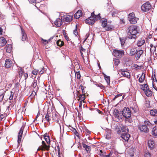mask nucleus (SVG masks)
Segmentation results:
<instances>
[{
    "label": "nucleus",
    "mask_w": 157,
    "mask_h": 157,
    "mask_svg": "<svg viewBox=\"0 0 157 157\" xmlns=\"http://www.w3.org/2000/svg\"><path fill=\"white\" fill-rule=\"evenodd\" d=\"M86 50L83 48L82 46H81L80 48V52H84Z\"/></svg>",
    "instance_id": "58"
},
{
    "label": "nucleus",
    "mask_w": 157,
    "mask_h": 157,
    "mask_svg": "<svg viewBox=\"0 0 157 157\" xmlns=\"http://www.w3.org/2000/svg\"><path fill=\"white\" fill-rule=\"evenodd\" d=\"M130 17L131 18H134L135 17V14L133 13H130L128 15V19L129 20V17Z\"/></svg>",
    "instance_id": "40"
},
{
    "label": "nucleus",
    "mask_w": 157,
    "mask_h": 157,
    "mask_svg": "<svg viewBox=\"0 0 157 157\" xmlns=\"http://www.w3.org/2000/svg\"><path fill=\"white\" fill-rule=\"evenodd\" d=\"M82 146L85 149V150H86L87 152H90L91 149L90 147L83 143L82 144Z\"/></svg>",
    "instance_id": "26"
},
{
    "label": "nucleus",
    "mask_w": 157,
    "mask_h": 157,
    "mask_svg": "<svg viewBox=\"0 0 157 157\" xmlns=\"http://www.w3.org/2000/svg\"><path fill=\"white\" fill-rule=\"evenodd\" d=\"M89 34L88 33L86 35V39H85V40H84V42L87 39V38L89 37Z\"/></svg>",
    "instance_id": "64"
},
{
    "label": "nucleus",
    "mask_w": 157,
    "mask_h": 157,
    "mask_svg": "<svg viewBox=\"0 0 157 157\" xmlns=\"http://www.w3.org/2000/svg\"><path fill=\"white\" fill-rule=\"evenodd\" d=\"M122 95L121 94H118L114 98L113 100H115V99L118 98V97H119V96H121Z\"/></svg>",
    "instance_id": "54"
},
{
    "label": "nucleus",
    "mask_w": 157,
    "mask_h": 157,
    "mask_svg": "<svg viewBox=\"0 0 157 157\" xmlns=\"http://www.w3.org/2000/svg\"><path fill=\"white\" fill-rule=\"evenodd\" d=\"M74 33L75 36H76L77 35L78 33L77 30H75L74 31Z\"/></svg>",
    "instance_id": "62"
},
{
    "label": "nucleus",
    "mask_w": 157,
    "mask_h": 157,
    "mask_svg": "<svg viewBox=\"0 0 157 157\" xmlns=\"http://www.w3.org/2000/svg\"><path fill=\"white\" fill-rule=\"evenodd\" d=\"M96 85L99 87H100L101 89H104L105 88V87L101 84H95Z\"/></svg>",
    "instance_id": "45"
},
{
    "label": "nucleus",
    "mask_w": 157,
    "mask_h": 157,
    "mask_svg": "<svg viewBox=\"0 0 157 157\" xmlns=\"http://www.w3.org/2000/svg\"><path fill=\"white\" fill-rule=\"evenodd\" d=\"M132 110L128 108L124 107L122 112L124 117L126 119L129 118L131 116Z\"/></svg>",
    "instance_id": "4"
},
{
    "label": "nucleus",
    "mask_w": 157,
    "mask_h": 157,
    "mask_svg": "<svg viewBox=\"0 0 157 157\" xmlns=\"http://www.w3.org/2000/svg\"><path fill=\"white\" fill-rule=\"evenodd\" d=\"M136 50L135 48H132L130 49L129 55L130 56H133L136 54Z\"/></svg>",
    "instance_id": "34"
},
{
    "label": "nucleus",
    "mask_w": 157,
    "mask_h": 157,
    "mask_svg": "<svg viewBox=\"0 0 157 157\" xmlns=\"http://www.w3.org/2000/svg\"><path fill=\"white\" fill-rule=\"evenodd\" d=\"M82 104V101H80L79 102V107H81Z\"/></svg>",
    "instance_id": "61"
},
{
    "label": "nucleus",
    "mask_w": 157,
    "mask_h": 157,
    "mask_svg": "<svg viewBox=\"0 0 157 157\" xmlns=\"http://www.w3.org/2000/svg\"><path fill=\"white\" fill-rule=\"evenodd\" d=\"M151 8V5L148 2L143 4L141 7V9L144 12H147L149 11Z\"/></svg>",
    "instance_id": "7"
},
{
    "label": "nucleus",
    "mask_w": 157,
    "mask_h": 157,
    "mask_svg": "<svg viewBox=\"0 0 157 157\" xmlns=\"http://www.w3.org/2000/svg\"><path fill=\"white\" fill-rule=\"evenodd\" d=\"M148 144L149 147L152 149L155 145L154 142L151 140H150L148 141Z\"/></svg>",
    "instance_id": "22"
},
{
    "label": "nucleus",
    "mask_w": 157,
    "mask_h": 157,
    "mask_svg": "<svg viewBox=\"0 0 157 157\" xmlns=\"http://www.w3.org/2000/svg\"><path fill=\"white\" fill-rule=\"evenodd\" d=\"M44 138L48 144H50V139L49 136H46V135H44L43 136Z\"/></svg>",
    "instance_id": "30"
},
{
    "label": "nucleus",
    "mask_w": 157,
    "mask_h": 157,
    "mask_svg": "<svg viewBox=\"0 0 157 157\" xmlns=\"http://www.w3.org/2000/svg\"><path fill=\"white\" fill-rule=\"evenodd\" d=\"M121 74L127 78H129L130 74L128 71H125L124 70H122L121 71Z\"/></svg>",
    "instance_id": "16"
},
{
    "label": "nucleus",
    "mask_w": 157,
    "mask_h": 157,
    "mask_svg": "<svg viewBox=\"0 0 157 157\" xmlns=\"http://www.w3.org/2000/svg\"><path fill=\"white\" fill-rule=\"evenodd\" d=\"M4 118V116L3 115H1L0 116V121H2Z\"/></svg>",
    "instance_id": "59"
},
{
    "label": "nucleus",
    "mask_w": 157,
    "mask_h": 157,
    "mask_svg": "<svg viewBox=\"0 0 157 157\" xmlns=\"http://www.w3.org/2000/svg\"><path fill=\"white\" fill-rule=\"evenodd\" d=\"M113 63L116 66H117L120 63L119 60L117 59H114L113 60Z\"/></svg>",
    "instance_id": "39"
},
{
    "label": "nucleus",
    "mask_w": 157,
    "mask_h": 157,
    "mask_svg": "<svg viewBox=\"0 0 157 157\" xmlns=\"http://www.w3.org/2000/svg\"><path fill=\"white\" fill-rule=\"evenodd\" d=\"M21 27V34H22V39L21 40L23 41H26L27 39V37L26 33H25L24 30Z\"/></svg>",
    "instance_id": "12"
},
{
    "label": "nucleus",
    "mask_w": 157,
    "mask_h": 157,
    "mask_svg": "<svg viewBox=\"0 0 157 157\" xmlns=\"http://www.w3.org/2000/svg\"><path fill=\"white\" fill-rule=\"evenodd\" d=\"M25 128V125H23L20 128V131L19 132L18 136V138L17 140V142L18 144L20 143L21 140V139L22 138V136L23 130Z\"/></svg>",
    "instance_id": "9"
},
{
    "label": "nucleus",
    "mask_w": 157,
    "mask_h": 157,
    "mask_svg": "<svg viewBox=\"0 0 157 157\" xmlns=\"http://www.w3.org/2000/svg\"><path fill=\"white\" fill-rule=\"evenodd\" d=\"M80 86L81 87V89L82 90V94H85V93L83 91L84 87L83 86L82 84H81L80 85Z\"/></svg>",
    "instance_id": "53"
},
{
    "label": "nucleus",
    "mask_w": 157,
    "mask_h": 157,
    "mask_svg": "<svg viewBox=\"0 0 157 157\" xmlns=\"http://www.w3.org/2000/svg\"><path fill=\"white\" fill-rule=\"evenodd\" d=\"M145 78V75L144 73H143L141 76L139 78V81L140 83L143 82Z\"/></svg>",
    "instance_id": "27"
},
{
    "label": "nucleus",
    "mask_w": 157,
    "mask_h": 157,
    "mask_svg": "<svg viewBox=\"0 0 157 157\" xmlns=\"http://www.w3.org/2000/svg\"><path fill=\"white\" fill-rule=\"evenodd\" d=\"M37 82L35 80H34L31 86L34 88H36L37 86Z\"/></svg>",
    "instance_id": "44"
},
{
    "label": "nucleus",
    "mask_w": 157,
    "mask_h": 157,
    "mask_svg": "<svg viewBox=\"0 0 157 157\" xmlns=\"http://www.w3.org/2000/svg\"><path fill=\"white\" fill-rule=\"evenodd\" d=\"M57 45L59 46H61L64 44V42L60 40H58L56 42Z\"/></svg>",
    "instance_id": "37"
},
{
    "label": "nucleus",
    "mask_w": 157,
    "mask_h": 157,
    "mask_svg": "<svg viewBox=\"0 0 157 157\" xmlns=\"http://www.w3.org/2000/svg\"><path fill=\"white\" fill-rule=\"evenodd\" d=\"M24 75L25 79H26L28 77V74L26 73H24Z\"/></svg>",
    "instance_id": "56"
},
{
    "label": "nucleus",
    "mask_w": 157,
    "mask_h": 157,
    "mask_svg": "<svg viewBox=\"0 0 157 157\" xmlns=\"http://www.w3.org/2000/svg\"><path fill=\"white\" fill-rule=\"evenodd\" d=\"M117 112L114 113V115L116 118L118 119L119 120L122 119L124 117L122 113H119L118 110H117Z\"/></svg>",
    "instance_id": "13"
},
{
    "label": "nucleus",
    "mask_w": 157,
    "mask_h": 157,
    "mask_svg": "<svg viewBox=\"0 0 157 157\" xmlns=\"http://www.w3.org/2000/svg\"><path fill=\"white\" fill-rule=\"evenodd\" d=\"M75 76L77 77L78 79H80L81 77V75L79 72H77L76 74H75Z\"/></svg>",
    "instance_id": "48"
},
{
    "label": "nucleus",
    "mask_w": 157,
    "mask_h": 157,
    "mask_svg": "<svg viewBox=\"0 0 157 157\" xmlns=\"http://www.w3.org/2000/svg\"><path fill=\"white\" fill-rule=\"evenodd\" d=\"M150 113L151 115L155 116L157 114V111L156 109H152L150 111Z\"/></svg>",
    "instance_id": "36"
},
{
    "label": "nucleus",
    "mask_w": 157,
    "mask_h": 157,
    "mask_svg": "<svg viewBox=\"0 0 157 157\" xmlns=\"http://www.w3.org/2000/svg\"><path fill=\"white\" fill-rule=\"evenodd\" d=\"M138 19L137 18L135 17L133 18H131L129 17V20H128L130 23L132 24H135L137 22V21L138 20Z\"/></svg>",
    "instance_id": "25"
},
{
    "label": "nucleus",
    "mask_w": 157,
    "mask_h": 157,
    "mask_svg": "<svg viewBox=\"0 0 157 157\" xmlns=\"http://www.w3.org/2000/svg\"><path fill=\"white\" fill-rule=\"evenodd\" d=\"M121 137L125 141H128L130 137V135L128 132H125L121 134Z\"/></svg>",
    "instance_id": "11"
},
{
    "label": "nucleus",
    "mask_w": 157,
    "mask_h": 157,
    "mask_svg": "<svg viewBox=\"0 0 157 157\" xmlns=\"http://www.w3.org/2000/svg\"><path fill=\"white\" fill-rule=\"evenodd\" d=\"M118 128L121 132H128V129L127 127L122 124H119L118 126H117Z\"/></svg>",
    "instance_id": "10"
},
{
    "label": "nucleus",
    "mask_w": 157,
    "mask_h": 157,
    "mask_svg": "<svg viewBox=\"0 0 157 157\" xmlns=\"http://www.w3.org/2000/svg\"><path fill=\"white\" fill-rule=\"evenodd\" d=\"M19 78H21L23 75L24 74V71L21 67H20L19 69Z\"/></svg>",
    "instance_id": "29"
},
{
    "label": "nucleus",
    "mask_w": 157,
    "mask_h": 157,
    "mask_svg": "<svg viewBox=\"0 0 157 157\" xmlns=\"http://www.w3.org/2000/svg\"><path fill=\"white\" fill-rule=\"evenodd\" d=\"M124 52L123 51L114 50L112 53V54L116 57L120 58L122 56V55H124Z\"/></svg>",
    "instance_id": "6"
},
{
    "label": "nucleus",
    "mask_w": 157,
    "mask_h": 157,
    "mask_svg": "<svg viewBox=\"0 0 157 157\" xmlns=\"http://www.w3.org/2000/svg\"><path fill=\"white\" fill-rule=\"evenodd\" d=\"M120 40L121 41V46L123 45L124 44L125 41V40L124 39H122L121 38H120Z\"/></svg>",
    "instance_id": "46"
},
{
    "label": "nucleus",
    "mask_w": 157,
    "mask_h": 157,
    "mask_svg": "<svg viewBox=\"0 0 157 157\" xmlns=\"http://www.w3.org/2000/svg\"><path fill=\"white\" fill-rule=\"evenodd\" d=\"M59 116L56 115L55 113H54L52 115V119H53L56 121L57 123L59 124V126L60 127L61 125H60V122L61 123L60 121H59Z\"/></svg>",
    "instance_id": "15"
},
{
    "label": "nucleus",
    "mask_w": 157,
    "mask_h": 157,
    "mask_svg": "<svg viewBox=\"0 0 157 157\" xmlns=\"http://www.w3.org/2000/svg\"><path fill=\"white\" fill-rule=\"evenodd\" d=\"M144 124H140L139 125L138 128L141 132H147L149 131V128L152 127L151 124L148 121H145Z\"/></svg>",
    "instance_id": "3"
},
{
    "label": "nucleus",
    "mask_w": 157,
    "mask_h": 157,
    "mask_svg": "<svg viewBox=\"0 0 157 157\" xmlns=\"http://www.w3.org/2000/svg\"><path fill=\"white\" fill-rule=\"evenodd\" d=\"M82 15V11L81 10H78L75 14V17L76 19L79 18Z\"/></svg>",
    "instance_id": "20"
},
{
    "label": "nucleus",
    "mask_w": 157,
    "mask_h": 157,
    "mask_svg": "<svg viewBox=\"0 0 157 157\" xmlns=\"http://www.w3.org/2000/svg\"><path fill=\"white\" fill-rule=\"evenodd\" d=\"M143 51L142 50H140L136 52V58L137 59H138L140 57L141 55L143 53Z\"/></svg>",
    "instance_id": "19"
},
{
    "label": "nucleus",
    "mask_w": 157,
    "mask_h": 157,
    "mask_svg": "<svg viewBox=\"0 0 157 157\" xmlns=\"http://www.w3.org/2000/svg\"><path fill=\"white\" fill-rule=\"evenodd\" d=\"M13 95L14 93L12 91H10V96L9 98V99L10 100H11L13 99Z\"/></svg>",
    "instance_id": "43"
},
{
    "label": "nucleus",
    "mask_w": 157,
    "mask_h": 157,
    "mask_svg": "<svg viewBox=\"0 0 157 157\" xmlns=\"http://www.w3.org/2000/svg\"><path fill=\"white\" fill-rule=\"evenodd\" d=\"M107 21L105 19L104 20H103L102 22V25L103 28H105L106 26H107Z\"/></svg>",
    "instance_id": "38"
},
{
    "label": "nucleus",
    "mask_w": 157,
    "mask_h": 157,
    "mask_svg": "<svg viewBox=\"0 0 157 157\" xmlns=\"http://www.w3.org/2000/svg\"><path fill=\"white\" fill-rule=\"evenodd\" d=\"M78 97L81 99V101H83L84 102V101L85 100V95L80 94H78Z\"/></svg>",
    "instance_id": "35"
},
{
    "label": "nucleus",
    "mask_w": 157,
    "mask_h": 157,
    "mask_svg": "<svg viewBox=\"0 0 157 157\" xmlns=\"http://www.w3.org/2000/svg\"><path fill=\"white\" fill-rule=\"evenodd\" d=\"M44 72V70L43 69L39 72L40 74H42Z\"/></svg>",
    "instance_id": "63"
},
{
    "label": "nucleus",
    "mask_w": 157,
    "mask_h": 157,
    "mask_svg": "<svg viewBox=\"0 0 157 157\" xmlns=\"http://www.w3.org/2000/svg\"><path fill=\"white\" fill-rule=\"evenodd\" d=\"M145 157H151L150 153L148 152H146L145 154Z\"/></svg>",
    "instance_id": "51"
},
{
    "label": "nucleus",
    "mask_w": 157,
    "mask_h": 157,
    "mask_svg": "<svg viewBox=\"0 0 157 157\" xmlns=\"http://www.w3.org/2000/svg\"><path fill=\"white\" fill-rule=\"evenodd\" d=\"M73 16L72 15H67L65 16L64 18L66 21L70 22L72 20Z\"/></svg>",
    "instance_id": "23"
},
{
    "label": "nucleus",
    "mask_w": 157,
    "mask_h": 157,
    "mask_svg": "<svg viewBox=\"0 0 157 157\" xmlns=\"http://www.w3.org/2000/svg\"><path fill=\"white\" fill-rule=\"evenodd\" d=\"M145 43V40L144 39H141L138 40L137 45L138 47L142 46Z\"/></svg>",
    "instance_id": "21"
},
{
    "label": "nucleus",
    "mask_w": 157,
    "mask_h": 157,
    "mask_svg": "<svg viewBox=\"0 0 157 157\" xmlns=\"http://www.w3.org/2000/svg\"><path fill=\"white\" fill-rule=\"evenodd\" d=\"M155 46L154 47H152L151 48H150V51L151 53H154L155 51Z\"/></svg>",
    "instance_id": "47"
},
{
    "label": "nucleus",
    "mask_w": 157,
    "mask_h": 157,
    "mask_svg": "<svg viewBox=\"0 0 157 157\" xmlns=\"http://www.w3.org/2000/svg\"><path fill=\"white\" fill-rule=\"evenodd\" d=\"M152 134L154 136H157V126H155L153 128Z\"/></svg>",
    "instance_id": "24"
},
{
    "label": "nucleus",
    "mask_w": 157,
    "mask_h": 157,
    "mask_svg": "<svg viewBox=\"0 0 157 157\" xmlns=\"http://www.w3.org/2000/svg\"><path fill=\"white\" fill-rule=\"evenodd\" d=\"M100 15V14H98V15H95L94 14V12L91 13V16L86 20V23L91 25L94 24L95 21L101 19V17Z\"/></svg>",
    "instance_id": "2"
},
{
    "label": "nucleus",
    "mask_w": 157,
    "mask_h": 157,
    "mask_svg": "<svg viewBox=\"0 0 157 157\" xmlns=\"http://www.w3.org/2000/svg\"><path fill=\"white\" fill-rule=\"evenodd\" d=\"M12 47L10 44H7L6 47V52L8 53H10L12 50Z\"/></svg>",
    "instance_id": "28"
},
{
    "label": "nucleus",
    "mask_w": 157,
    "mask_h": 157,
    "mask_svg": "<svg viewBox=\"0 0 157 157\" xmlns=\"http://www.w3.org/2000/svg\"><path fill=\"white\" fill-rule=\"evenodd\" d=\"M131 108L134 113H136L138 111V108L136 106H135L134 107Z\"/></svg>",
    "instance_id": "42"
},
{
    "label": "nucleus",
    "mask_w": 157,
    "mask_h": 157,
    "mask_svg": "<svg viewBox=\"0 0 157 157\" xmlns=\"http://www.w3.org/2000/svg\"><path fill=\"white\" fill-rule=\"evenodd\" d=\"M140 87L141 89L143 90L144 92L147 90V89L148 88V85L147 84H144V85H141Z\"/></svg>",
    "instance_id": "31"
},
{
    "label": "nucleus",
    "mask_w": 157,
    "mask_h": 157,
    "mask_svg": "<svg viewBox=\"0 0 157 157\" xmlns=\"http://www.w3.org/2000/svg\"><path fill=\"white\" fill-rule=\"evenodd\" d=\"M41 40L42 41L43 43L45 44H46L48 43V40H44L43 38H41Z\"/></svg>",
    "instance_id": "50"
},
{
    "label": "nucleus",
    "mask_w": 157,
    "mask_h": 157,
    "mask_svg": "<svg viewBox=\"0 0 157 157\" xmlns=\"http://www.w3.org/2000/svg\"><path fill=\"white\" fill-rule=\"evenodd\" d=\"M6 43L7 41L4 37H0V46L2 47L4 46L6 44Z\"/></svg>",
    "instance_id": "17"
},
{
    "label": "nucleus",
    "mask_w": 157,
    "mask_h": 157,
    "mask_svg": "<svg viewBox=\"0 0 157 157\" xmlns=\"http://www.w3.org/2000/svg\"><path fill=\"white\" fill-rule=\"evenodd\" d=\"M104 77L105 78V79L106 81L107 84H109L110 83V79L109 77L106 75Z\"/></svg>",
    "instance_id": "41"
},
{
    "label": "nucleus",
    "mask_w": 157,
    "mask_h": 157,
    "mask_svg": "<svg viewBox=\"0 0 157 157\" xmlns=\"http://www.w3.org/2000/svg\"><path fill=\"white\" fill-rule=\"evenodd\" d=\"M61 20L60 18H57L54 22V24L57 27H60L62 24Z\"/></svg>",
    "instance_id": "18"
},
{
    "label": "nucleus",
    "mask_w": 157,
    "mask_h": 157,
    "mask_svg": "<svg viewBox=\"0 0 157 157\" xmlns=\"http://www.w3.org/2000/svg\"><path fill=\"white\" fill-rule=\"evenodd\" d=\"M146 95L148 97L151 96L152 94V91L148 89V88L144 91Z\"/></svg>",
    "instance_id": "32"
},
{
    "label": "nucleus",
    "mask_w": 157,
    "mask_h": 157,
    "mask_svg": "<svg viewBox=\"0 0 157 157\" xmlns=\"http://www.w3.org/2000/svg\"><path fill=\"white\" fill-rule=\"evenodd\" d=\"M33 74L34 75H36L37 74V71L36 70H34L33 71Z\"/></svg>",
    "instance_id": "57"
},
{
    "label": "nucleus",
    "mask_w": 157,
    "mask_h": 157,
    "mask_svg": "<svg viewBox=\"0 0 157 157\" xmlns=\"http://www.w3.org/2000/svg\"><path fill=\"white\" fill-rule=\"evenodd\" d=\"M36 94V92H35V91H33L32 92V93L31 94L30 96H31L32 97H33L35 96Z\"/></svg>",
    "instance_id": "52"
},
{
    "label": "nucleus",
    "mask_w": 157,
    "mask_h": 157,
    "mask_svg": "<svg viewBox=\"0 0 157 157\" xmlns=\"http://www.w3.org/2000/svg\"><path fill=\"white\" fill-rule=\"evenodd\" d=\"M14 63V61L12 60L9 59H7L5 61V66L7 68H10L13 66Z\"/></svg>",
    "instance_id": "8"
},
{
    "label": "nucleus",
    "mask_w": 157,
    "mask_h": 157,
    "mask_svg": "<svg viewBox=\"0 0 157 157\" xmlns=\"http://www.w3.org/2000/svg\"><path fill=\"white\" fill-rule=\"evenodd\" d=\"M50 146L49 144L48 145L46 144L44 141H42V145L40 146L37 149V151H48Z\"/></svg>",
    "instance_id": "5"
},
{
    "label": "nucleus",
    "mask_w": 157,
    "mask_h": 157,
    "mask_svg": "<svg viewBox=\"0 0 157 157\" xmlns=\"http://www.w3.org/2000/svg\"><path fill=\"white\" fill-rule=\"evenodd\" d=\"M100 155H103V157H109L112 155L113 153L111 152H110V153L107 155H105V153H104V154H102L103 153V152L101 150L100 151Z\"/></svg>",
    "instance_id": "33"
},
{
    "label": "nucleus",
    "mask_w": 157,
    "mask_h": 157,
    "mask_svg": "<svg viewBox=\"0 0 157 157\" xmlns=\"http://www.w3.org/2000/svg\"><path fill=\"white\" fill-rule=\"evenodd\" d=\"M105 28V30L106 31H109L112 29V28L110 26H106Z\"/></svg>",
    "instance_id": "49"
},
{
    "label": "nucleus",
    "mask_w": 157,
    "mask_h": 157,
    "mask_svg": "<svg viewBox=\"0 0 157 157\" xmlns=\"http://www.w3.org/2000/svg\"><path fill=\"white\" fill-rule=\"evenodd\" d=\"M80 53H81V56L83 60V61L84 62V58L83 54L82 52H80Z\"/></svg>",
    "instance_id": "60"
},
{
    "label": "nucleus",
    "mask_w": 157,
    "mask_h": 157,
    "mask_svg": "<svg viewBox=\"0 0 157 157\" xmlns=\"http://www.w3.org/2000/svg\"><path fill=\"white\" fill-rule=\"evenodd\" d=\"M4 97V94H2L0 95V101H1L3 99V98Z\"/></svg>",
    "instance_id": "55"
},
{
    "label": "nucleus",
    "mask_w": 157,
    "mask_h": 157,
    "mask_svg": "<svg viewBox=\"0 0 157 157\" xmlns=\"http://www.w3.org/2000/svg\"><path fill=\"white\" fill-rule=\"evenodd\" d=\"M137 26L132 25L130 26L127 29V37L130 39H134L135 40L137 38V35L138 33Z\"/></svg>",
    "instance_id": "1"
},
{
    "label": "nucleus",
    "mask_w": 157,
    "mask_h": 157,
    "mask_svg": "<svg viewBox=\"0 0 157 157\" xmlns=\"http://www.w3.org/2000/svg\"><path fill=\"white\" fill-rule=\"evenodd\" d=\"M51 115V114L48 113V112L45 114V118H44L42 120V122L47 121L49 122V121L50 120V117Z\"/></svg>",
    "instance_id": "14"
}]
</instances>
